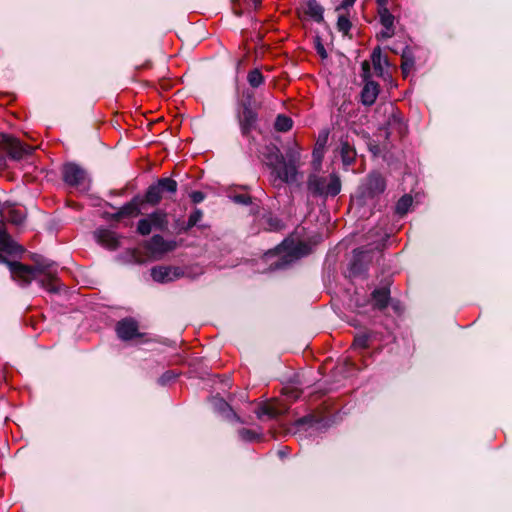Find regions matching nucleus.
Segmentation results:
<instances>
[{"label": "nucleus", "mask_w": 512, "mask_h": 512, "mask_svg": "<svg viewBox=\"0 0 512 512\" xmlns=\"http://www.w3.org/2000/svg\"><path fill=\"white\" fill-rule=\"evenodd\" d=\"M266 164L270 167V182L274 187L284 183H294L298 179L299 167L302 165L301 148L294 144L286 149L285 156L277 148L266 156Z\"/></svg>", "instance_id": "nucleus-1"}, {"label": "nucleus", "mask_w": 512, "mask_h": 512, "mask_svg": "<svg viewBox=\"0 0 512 512\" xmlns=\"http://www.w3.org/2000/svg\"><path fill=\"white\" fill-rule=\"evenodd\" d=\"M307 187L313 195L335 196L341 190V182L335 174H331L328 177L311 174L307 181Z\"/></svg>", "instance_id": "nucleus-2"}, {"label": "nucleus", "mask_w": 512, "mask_h": 512, "mask_svg": "<svg viewBox=\"0 0 512 512\" xmlns=\"http://www.w3.org/2000/svg\"><path fill=\"white\" fill-rule=\"evenodd\" d=\"M177 182L171 178H161L154 185H151L145 195V202L157 205L163 198L175 194Z\"/></svg>", "instance_id": "nucleus-3"}, {"label": "nucleus", "mask_w": 512, "mask_h": 512, "mask_svg": "<svg viewBox=\"0 0 512 512\" xmlns=\"http://www.w3.org/2000/svg\"><path fill=\"white\" fill-rule=\"evenodd\" d=\"M2 147L14 160H20L33 151V147L23 144L19 139L12 136H3Z\"/></svg>", "instance_id": "nucleus-4"}, {"label": "nucleus", "mask_w": 512, "mask_h": 512, "mask_svg": "<svg viewBox=\"0 0 512 512\" xmlns=\"http://www.w3.org/2000/svg\"><path fill=\"white\" fill-rule=\"evenodd\" d=\"M63 179L65 183L73 187H81L83 189L88 186L86 172L76 164H66L63 167Z\"/></svg>", "instance_id": "nucleus-5"}, {"label": "nucleus", "mask_w": 512, "mask_h": 512, "mask_svg": "<svg viewBox=\"0 0 512 512\" xmlns=\"http://www.w3.org/2000/svg\"><path fill=\"white\" fill-rule=\"evenodd\" d=\"M184 275L179 267L158 266L151 270L152 278L157 282H170Z\"/></svg>", "instance_id": "nucleus-6"}, {"label": "nucleus", "mask_w": 512, "mask_h": 512, "mask_svg": "<svg viewBox=\"0 0 512 512\" xmlns=\"http://www.w3.org/2000/svg\"><path fill=\"white\" fill-rule=\"evenodd\" d=\"M386 183L384 178L378 173H372L368 176L364 188L363 194L368 197H374L384 192Z\"/></svg>", "instance_id": "nucleus-7"}, {"label": "nucleus", "mask_w": 512, "mask_h": 512, "mask_svg": "<svg viewBox=\"0 0 512 512\" xmlns=\"http://www.w3.org/2000/svg\"><path fill=\"white\" fill-rule=\"evenodd\" d=\"M278 249L279 252H286V256L289 257L288 261L298 259L308 253L306 244L302 242L294 243V241L290 239L284 240Z\"/></svg>", "instance_id": "nucleus-8"}, {"label": "nucleus", "mask_w": 512, "mask_h": 512, "mask_svg": "<svg viewBox=\"0 0 512 512\" xmlns=\"http://www.w3.org/2000/svg\"><path fill=\"white\" fill-rule=\"evenodd\" d=\"M176 248L175 241H166L162 236L155 235L151 238L148 249L154 256H162Z\"/></svg>", "instance_id": "nucleus-9"}, {"label": "nucleus", "mask_w": 512, "mask_h": 512, "mask_svg": "<svg viewBox=\"0 0 512 512\" xmlns=\"http://www.w3.org/2000/svg\"><path fill=\"white\" fill-rule=\"evenodd\" d=\"M138 326L133 319H124L118 322L116 332L119 338L123 340L132 339L137 335Z\"/></svg>", "instance_id": "nucleus-10"}, {"label": "nucleus", "mask_w": 512, "mask_h": 512, "mask_svg": "<svg viewBox=\"0 0 512 512\" xmlns=\"http://www.w3.org/2000/svg\"><path fill=\"white\" fill-rule=\"evenodd\" d=\"M95 236L97 241L108 249L114 250L119 246V236L113 231L100 229L96 231Z\"/></svg>", "instance_id": "nucleus-11"}, {"label": "nucleus", "mask_w": 512, "mask_h": 512, "mask_svg": "<svg viewBox=\"0 0 512 512\" xmlns=\"http://www.w3.org/2000/svg\"><path fill=\"white\" fill-rule=\"evenodd\" d=\"M302 10L305 15L316 22L323 20V8L316 0H304Z\"/></svg>", "instance_id": "nucleus-12"}, {"label": "nucleus", "mask_w": 512, "mask_h": 512, "mask_svg": "<svg viewBox=\"0 0 512 512\" xmlns=\"http://www.w3.org/2000/svg\"><path fill=\"white\" fill-rule=\"evenodd\" d=\"M379 94V86L374 81H367L363 87L361 97L365 105H372Z\"/></svg>", "instance_id": "nucleus-13"}, {"label": "nucleus", "mask_w": 512, "mask_h": 512, "mask_svg": "<svg viewBox=\"0 0 512 512\" xmlns=\"http://www.w3.org/2000/svg\"><path fill=\"white\" fill-rule=\"evenodd\" d=\"M143 201L139 199H133L131 202L124 205L116 214L115 218L120 219L122 217H136L141 214L140 204Z\"/></svg>", "instance_id": "nucleus-14"}, {"label": "nucleus", "mask_w": 512, "mask_h": 512, "mask_svg": "<svg viewBox=\"0 0 512 512\" xmlns=\"http://www.w3.org/2000/svg\"><path fill=\"white\" fill-rule=\"evenodd\" d=\"M372 299L374 306L380 310L387 307L390 299V291L388 288L376 289L372 293Z\"/></svg>", "instance_id": "nucleus-15"}, {"label": "nucleus", "mask_w": 512, "mask_h": 512, "mask_svg": "<svg viewBox=\"0 0 512 512\" xmlns=\"http://www.w3.org/2000/svg\"><path fill=\"white\" fill-rule=\"evenodd\" d=\"M371 61L377 75L382 76L384 73V68L388 65V61L386 57L382 56L381 48L379 46L374 48L371 55Z\"/></svg>", "instance_id": "nucleus-16"}, {"label": "nucleus", "mask_w": 512, "mask_h": 512, "mask_svg": "<svg viewBox=\"0 0 512 512\" xmlns=\"http://www.w3.org/2000/svg\"><path fill=\"white\" fill-rule=\"evenodd\" d=\"M340 155L344 166H349L355 160L356 152L353 146L344 141L341 143Z\"/></svg>", "instance_id": "nucleus-17"}, {"label": "nucleus", "mask_w": 512, "mask_h": 512, "mask_svg": "<svg viewBox=\"0 0 512 512\" xmlns=\"http://www.w3.org/2000/svg\"><path fill=\"white\" fill-rule=\"evenodd\" d=\"M153 228L165 230L168 225L167 213L164 211H156L149 215Z\"/></svg>", "instance_id": "nucleus-18"}, {"label": "nucleus", "mask_w": 512, "mask_h": 512, "mask_svg": "<svg viewBox=\"0 0 512 512\" xmlns=\"http://www.w3.org/2000/svg\"><path fill=\"white\" fill-rule=\"evenodd\" d=\"M255 120V114L251 110L245 109L240 118V126L243 134H247L250 131V127L255 122Z\"/></svg>", "instance_id": "nucleus-19"}, {"label": "nucleus", "mask_w": 512, "mask_h": 512, "mask_svg": "<svg viewBox=\"0 0 512 512\" xmlns=\"http://www.w3.org/2000/svg\"><path fill=\"white\" fill-rule=\"evenodd\" d=\"M378 14L380 17V23L384 28L395 29V17L390 13L389 8H383L382 10H379Z\"/></svg>", "instance_id": "nucleus-20"}, {"label": "nucleus", "mask_w": 512, "mask_h": 512, "mask_svg": "<svg viewBox=\"0 0 512 512\" xmlns=\"http://www.w3.org/2000/svg\"><path fill=\"white\" fill-rule=\"evenodd\" d=\"M292 119L285 115H278L274 127L279 132H287L292 128Z\"/></svg>", "instance_id": "nucleus-21"}, {"label": "nucleus", "mask_w": 512, "mask_h": 512, "mask_svg": "<svg viewBox=\"0 0 512 512\" xmlns=\"http://www.w3.org/2000/svg\"><path fill=\"white\" fill-rule=\"evenodd\" d=\"M8 222L21 225L24 222L25 215L22 211L16 209H8L5 215Z\"/></svg>", "instance_id": "nucleus-22"}, {"label": "nucleus", "mask_w": 512, "mask_h": 512, "mask_svg": "<svg viewBox=\"0 0 512 512\" xmlns=\"http://www.w3.org/2000/svg\"><path fill=\"white\" fill-rule=\"evenodd\" d=\"M413 199L409 195L401 197L396 204V212L400 215H404L412 205Z\"/></svg>", "instance_id": "nucleus-23"}, {"label": "nucleus", "mask_w": 512, "mask_h": 512, "mask_svg": "<svg viewBox=\"0 0 512 512\" xmlns=\"http://www.w3.org/2000/svg\"><path fill=\"white\" fill-rule=\"evenodd\" d=\"M247 80L250 86L257 88L264 82V77L258 69H254L249 72Z\"/></svg>", "instance_id": "nucleus-24"}, {"label": "nucleus", "mask_w": 512, "mask_h": 512, "mask_svg": "<svg viewBox=\"0 0 512 512\" xmlns=\"http://www.w3.org/2000/svg\"><path fill=\"white\" fill-rule=\"evenodd\" d=\"M337 28L344 35H347L351 28V22H350L349 18L340 12L338 15V20H337Z\"/></svg>", "instance_id": "nucleus-25"}, {"label": "nucleus", "mask_w": 512, "mask_h": 512, "mask_svg": "<svg viewBox=\"0 0 512 512\" xmlns=\"http://www.w3.org/2000/svg\"><path fill=\"white\" fill-rule=\"evenodd\" d=\"M203 213L200 209H195L191 215L189 216L188 222L185 227H183L184 231H188L192 227L198 224V222L202 219Z\"/></svg>", "instance_id": "nucleus-26"}, {"label": "nucleus", "mask_w": 512, "mask_h": 512, "mask_svg": "<svg viewBox=\"0 0 512 512\" xmlns=\"http://www.w3.org/2000/svg\"><path fill=\"white\" fill-rule=\"evenodd\" d=\"M152 229H153V226H152L151 219L149 216L147 218L141 219L138 222L137 231L139 234H141L143 236L148 235V234H150Z\"/></svg>", "instance_id": "nucleus-27"}, {"label": "nucleus", "mask_w": 512, "mask_h": 512, "mask_svg": "<svg viewBox=\"0 0 512 512\" xmlns=\"http://www.w3.org/2000/svg\"><path fill=\"white\" fill-rule=\"evenodd\" d=\"M413 67H414L413 59L408 58L407 55L404 54L402 56V65H401L403 74L405 76H407L409 74V72L413 69Z\"/></svg>", "instance_id": "nucleus-28"}, {"label": "nucleus", "mask_w": 512, "mask_h": 512, "mask_svg": "<svg viewBox=\"0 0 512 512\" xmlns=\"http://www.w3.org/2000/svg\"><path fill=\"white\" fill-rule=\"evenodd\" d=\"M324 150L322 148L315 147L313 151V165L315 170H319L323 158Z\"/></svg>", "instance_id": "nucleus-29"}, {"label": "nucleus", "mask_w": 512, "mask_h": 512, "mask_svg": "<svg viewBox=\"0 0 512 512\" xmlns=\"http://www.w3.org/2000/svg\"><path fill=\"white\" fill-rule=\"evenodd\" d=\"M239 437L244 441H254L258 438V435L255 431L250 429H241L239 431Z\"/></svg>", "instance_id": "nucleus-30"}, {"label": "nucleus", "mask_w": 512, "mask_h": 512, "mask_svg": "<svg viewBox=\"0 0 512 512\" xmlns=\"http://www.w3.org/2000/svg\"><path fill=\"white\" fill-rule=\"evenodd\" d=\"M282 411L276 406V404H267L262 408V413L267 414L270 417L278 416Z\"/></svg>", "instance_id": "nucleus-31"}, {"label": "nucleus", "mask_w": 512, "mask_h": 512, "mask_svg": "<svg viewBox=\"0 0 512 512\" xmlns=\"http://www.w3.org/2000/svg\"><path fill=\"white\" fill-rule=\"evenodd\" d=\"M354 348L365 349L368 347V337L366 335H360L355 337L353 342Z\"/></svg>", "instance_id": "nucleus-32"}, {"label": "nucleus", "mask_w": 512, "mask_h": 512, "mask_svg": "<svg viewBox=\"0 0 512 512\" xmlns=\"http://www.w3.org/2000/svg\"><path fill=\"white\" fill-rule=\"evenodd\" d=\"M395 34V29H388V28H384L377 34V39L378 40H385V39H389L391 37H393Z\"/></svg>", "instance_id": "nucleus-33"}, {"label": "nucleus", "mask_w": 512, "mask_h": 512, "mask_svg": "<svg viewBox=\"0 0 512 512\" xmlns=\"http://www.w3.org/2000/svg\"><path fill=\"white\" fill-rule=\"evenodd\" d=\"M356 0H342L341 4L337 7V11L341 12L343 10H346L347 8L353 6Z\"/></svg>", "instance_id": "nucleus-34"}, {"label": "nucleus", "mask_w": 512, "mask_h": 512, "mask_svg": "<svg viewBox=\"0 0 512 512\" xmlns=\"http://www.w3.org/2000/svg\"><path fill=\"white\" fill-rule=\"evenodd\" d=\"M190 197L194 203H200L201 201L204 200V194L200 191L192 192Z\"/></svg>", "instance_id": "nucleus-35"}, {"label": "nucleus", "mask_w": 512, "mask_h": 512, "mask_svg": "<svg viewBox=\"0 0 512 512\" xmlns=\"http://www.w3.org/2000/svg\"><path fill=\"white\" fill-rule=\"evenodd\" d=\"M268 223L270 230H279L282 228V225L278 219L269 218Z\"/></svg>", "instance_id": "nucleus-36"}, {"label": "nucleus", "mask_w": 512, "mask_h": 512, "mask_svg": "<svg viewBox=\"0 0 512 512\" xmlns=\"http://www.w3.org/2000/svg\"><path fill=\"white\" fill-rule=\"evenodd\" d=\"M7 167L6 157L0 152V173L3 172Z\"/></svg>", "instance_id": "nucleus-37"}, {"label": "nucleus", "mask_w": 512, "mask_h": 512, "mask_svg": "<svg viewBox=\"0 0 512 512\" xmlns=\"http://www.w3.org/2000/svg\"><path fill=\"white\" fill-rule=\"evenodd\" d=\"M378 4V11L382 10L383 8H388L389 1L388 0H376Z\"/></svg>", "instance_id": "nucleus-38"}, {"label": "nucleus", "mask_w": 512, "mask_h": 512, "mask_svg": "<svg viewBox=\"0 0 512 512\" xmlns=\"http://www.w3.org/2000/svg\"><path fill=\"white\" fill-rule=\"evenodd\" d=\"M326 140H327V135H325L323 137V139H318V141L316 143V147L322 148L324 150V146H325Z\"/></svg>", "instance_id": "nucleus-39"}, {"label": "nucleus", "mask_w": 512, "mask_h": 512, "mask_svg": "<svg viewBox=\"0 0 512 512\" xmlns=\"http://www.w3.org/2000/svg\"><path fill=\"white\" fill-rule=\"evenodd\" d=\"M362 68H363V70H364L365 72H366V71H368V70H369V63H368L367 61H364V62L362 63Z\"/></svg>", "instance_id": "nucleus-40"}, {"label": "nucleus", "mask_w": 512, "mask_h": 512, "mask_svg": "<svg viewBox=\"0 0 512 512\" xmlns=\"http://www.w3.org/2000/svg\"><path fill=\"white\" fill-rule=\"evenodd\" d=\"M262 0H252L254 8H257Z\"/></svg>", "instance_id": "nucleus-41"}]
</instances>
